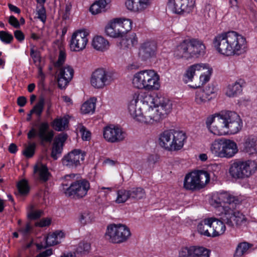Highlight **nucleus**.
I'll return each instance as SVG.
<instances>
[{
	"label": "nucleus",
	"instance_id": "nucleus-29",
	"mask_svg": "<svg viewBox=\"0 0 257 257\" xmlns=\"http://www.w3.org/2000/svg\"><path fill=\"white\" fill-rule=\"evenodd\" d=\"M210 226L212 228V231L211 232L212 237H215L224 234L226 230V226L223 221L214 218H210Z\"/></svg>",
	"mask_w": 257,
	"mask_h": 257
},
{
	"label": "nucleus",
	"instance_id": "nucleus-1",
	"mask_svg": "<svg viewBox=\"0 0 257 257\" xmlns=\"http://www.w3.org/2000/svg\"><path fill=\"white\" fill-rule=\"evenodd\" d=\"M212 201L215 207L222 209V219L227 225L237 227L246 225L247 220L245 215L236 210L237 205L240 203L237 197L226 192H220L213 195Z\"/></svg>",
	"mask_w": 257,
	"mask_h": 257
},
{
	"label": "nucleus",
	"instance_id": "nucleus-25",
	"mask_svg": "<svg viewBox=\"0 0 257 257\" xmlns=\"http://www.w3.org/2000/svg\"><path fill=\"white\" fill-rule=\"evenodd\" d=\"M64 237V233L61 231H56L49 233L46 237H44L45 244L37 243L38 249H41L45 248L47 246H53L61 242L62 239Z\"/></svg>",
	"mask_w": 257,
	"mask_h": 257
},
{
	"label": "nucleus",
	"instance_id": "nucleus-7",
	"mask_svg": "<svg viewBox=\"0 0 257 257\" xmlns=\"http://www.w3.org/2000/svg\"><path fill=\"white\" fill-rule=\"evenodd\" d=\"M210 178V175L207 171H192L186 175L184 180V188L192 191L202 189L209 182Z\"/></svg>",
	"mask_w": 257,
	"mask_h": 257
},
{
	"label": "nucleus",
	"instance_id": "nucleus-51",
	"mask_svg": "<svg viewBox=\"0 0 257 257\" xmlns=\"http://www.w3.org/2000/svg\"><path fill=\"white\" fill-rule=\"evenodd\" d=\"M33 231V227L30 222H27L24 226H21L18 229V231L23 236L29 235Z\"/></svg>",
	"mask_w": 257,
	"mask_h": 257
},
{
	"label": "nucleus",
	"instance_id": "nucleus-49",
	"mask_svg": "<svg viewBox=\"0 0 257 257\" xmlns=\"http://www.w3.org/2000/svg\"><path fill=\"white\" fill-rule=\"evenodd\" d=\"M63 146L59 143H56L54 142L51 152V157L54 160H57L59 156L62 153Z\"/></svg>",
	"mask_w": 257,
	"mask_h": 257
},
{
	"label": "nucleus",
	"instance_id": "nucleus-20",
	"mask_svg": "<svg viewBox=\"0 0 257 257\" xmlns=\"http://www.w3.org/2000/svg\"><path fill=\"white\" fill-rule=\"evenodd\" d=\"M85 154L80 150H74L64 156L62 163L69 168H76L80 165V161L84 160Z\"/></svg>",
	"mask_w": 257,
	"mask_h": 257
},
{
	"label": "nucleus",
	"instance_id": "nucleus-42",
	"mask_svg": "<svg viewBox=\"0 0 257 257\" xmlns=\"http://www.w3.org/2000/svg\"><path fill=\"white\" fill-rule=\"evenodd\" d=\"M138 42V38L136 34L133 33L127 36L125 39H123L120 42V44L122 47L130 48L136 46Z\"/></svg>",
	"mask_w": 257,
	"mask_h": 257
},
{
	"label": "nucleus",
	"instance_id": "nucleus-46",
	"mask_svg": "<svg viewBox=\"0 0 257 257\" xmlns=\"http://www.w3.org/2000/svg\"><path fill=\"white\" fill-rule=\"evenodd\" d=\"M19 193L22 195H27L30 190L28 182L25 180L20 181L17 185Z\"/></svg>",
	"mask_w": 257,
	"mask_h": 257
},
{
	"label": "nucleus",
	"instance_id": "nucleus-14",
	"mask_svg": "<svg viewBox=\"0 0 257 257\" xmlns=\"http://www.w3.org/2000/svg\"><path fill=\"white\" fill-rule=\"evenodd\" d=\"M113 78L112 74L103 69H97L93 72L91 78V84L95 88H102L110 84Z\"/></svg>",
	"mask_w": 257,
	"mask_h": 257
},
{
	"label": "nucleus",
	"instance_id": "nucleus-61",
	"mask_svg": "<svg viewBox=\"0 0 257 257\" xmlns=\"http://www.w3.org/2000/svg\"><path fill=\"white\" fill-rule=\"evenodd\" d=\"M71 8L72 6L71 5H66L65 10L62 15V18L63 20H67L69 19Z\"/></svg>",
	"mask_w": 257,
	"mask_h": 257
},
{
	"label": "nucleus",
	"instance_id": "nucleus-53",
	"mask_svg": "<svg viewBox=\"0 0 257 257\" xmlns=\"http://www.w3.org/2000/svg\"><path fill=\"white\" fill-rule=\"evenodd\" d=\"M90 244L88 242H81L79 243L78 246L77 248V251L80 253H86L88 252L90 249Z\"/></svg>",
	"mask_w": 257,
	"mask_h": 257
},
{
	"label": "nucleus",
	"instance_id": "nucleus-58",
	"mask_svg": "<svg viewBox=\"0 0 257 257\" xmlns=\"http://www.w3.org/2000/svg\"><path fill=\"white\" fill-rule=\"evenodd\" d=\"M112 187L99 186L98 188V193L100 194H103V195L106 197L107 195L112 191Z\"/></svg>",
	"mask_w": 257,
	"mask_h": 257
},
{
	"label": "nucleus",
	"instance_id": "nucleus-47",
	"mask_svg": "<svg viewBox=\"0 0 257 257\" xmlns=\"http://www.w3.org/2000/svg\"><path fill=\"white\" fill-rule=\"evenodd\" d=\"M36 144L34 142H29L25 150L23 151L24 156L28 158H31L35 154Z\"/></svg>",
	"mask_w": 257,
	"mask_h": 257
},
{
	"label": "nucleus",
	"instance_id": "nucleus-11",
	"mask_svg": "<svg viewBox=\"0 0 257 257\" xmlns=\"http://www.w3.org/2000/svg\"><path fill=\"white\" fill-rule=\"evenodd\" d=\"M145 101L153 103L163 119L166 118L172 110V103L168 98L158 96L153 97L148 94L145 96Z\"/></svg>",
	"mask_w": 257,
	"mask_h": 257
},
{
	"label": "nucleus",
	"instance_id": "nucleus-62",
	"mask_svg": "<svg viewBox=\"0 0 257 257\" xmlns=\"http://www.w3.org/2000/svg\"><path fill=\"white\" fill-rule=\"evenodd\" d=\"M14 36L20 42L23 41L25 39V35L21 30H16L14 32Z\"/></svg>",
	"mask_w": 257,
	"mask_h": 257
},
{
	"label": "nucleus",
	"instance_id": "nucleus-32",
	"mask_svg": "<svg viewBox=\"0 0 257 257\" xmlns=\"http://www.w3.org/2000/svg\"><path fill=\"white\" fill-rule=\"evenodd\" d=\"M191 43L193 58H198L205 54L206 47L201 40L192 39Z\"/></svg>",
	"mask_w": 257,
	"mask_h": 257
},
{
	"label": "nucleus",
	"instance_id": "nucleus-17",
	"mask_svg": "<svg viewBox=\"0 0 257 257\" xmlns=\"http://www.w3.org/2000/svg\"><path fill=\"white\" fill-rule=\"evenodd\" d=\"M210 250L199 245H191L181 248L179 257H210Z\"/></svg>",
	"mask_w": 257,
	"mask_h": 257
},
{
	"label": "nucleus",
	"instance_id": "nucleus-60",
	"mask_svg": "<svg viewBox=\"0 0 257 257\" xmlns=\"http://www.w3.org/2000/svg\"><path fill=\"white\" fill-rule=\"evenodd\" d=\"M30 55L33 59L35 63L40 62V57L39 53L36 51L34 49H31L30 51Z\"/></svg>",
	"mask_w": 257,
	"mask_h": 257
},
{
	"label": "nucleus",
	"instance_id": "nucleus-26",
	"mask_svg": "<svg viewBox=\"0 0 257 257\" xmlns=\"http://www.w3.org/2000/svg\"><path fill=\"white\" fill-rule=\"evenodd\" d=\"M242 151L249 155L257 154V137L254 136L246 137L242 143Z\"/></svg>",
	"mask_w": 257,
	"mask_h": 257
},
{
	"label": "nucleus",
	"instance_id": "nucleus-48",
	"mask_svg": "<svg viewBox=\"0 0 257 257\" xmlns=\"http://www.w3.org/2000/svg\"><path fill=\"white\" fill-rule=\"evenodd\" d=\"M250 245L246 242H242L239 243L235 251V256L239 257L245 254L250 248Z\"/></svg>",
	"mask_w": 257,
	"mask_h": 257
},
{
	"label": "nucleus",
	"instance_id": "nucleus-28",
	"mask_svg": "<svg viewBox=\"0 0 257 257\" xmlns=\"http://www.w3.org/2000/svg\"><path fill=\"white\" fill-rule=\"evenodd\" d=\"M204 67V63H195L188 66L183 74V80L185 83L192 82L196 72L201 71Z\"/></svg>",
	"mask_w": 257,
	"mask_h": 257
},
{
	"label": "nucleus",
	"instance_id": "nucleus-15",
	"mask_svg": "<svg viewBox=\"0 0 257 257\" xmlns=\"http://www.w3.org/2000/svg\"><path fill=\"white\" fill-rule=\"evenodd\" d=\"M192 0H168L167 6L173 13L183 15L190 13L194 7Z\"/></svg>",
	"mask_w": 257,
	"mask_h": 257
},
{
	"label": "nucleus",
	"instance_id": "nucleus-6",
	"mask_svg": "<svg viewBox=\"0 0 257 257\" xmlns=\"http://www.w3.org/2000/svg\"><path fill=\"white\" fill-rule=\"evenodd\" d=\"M210 150L215 157L230 158L237 153L238 148L236 144L233 141L218 139L212 142Z\"/></svg>",
	"mask_w": 257,
	"mask_h": 257
},
{
	"label": "nucleus",
	"instance_id": "nucleus-56",
	"mask_svg": "<svg viewBox=\"0 0 257 257\" xmlns=\"http://www.w3.org/2000/svg\"><path fill=\"white\" fill-rule=\"evenodd\" d=\"M38 18L44 23L46 20V10L43 6H41L37 11Z\"/></svg>",
	"mask_w": 257,
	"mask_h": 257
},
{
	"label": "nucleus",
	"instance_id": "nucleus-9",
	"mask_svg": "<svg viewBox=\"0 0 257 257\" xmlns=\"http://www.w3.org/2000/svg\"><path fill=\"white\" fill-rule=\"evenodd\" d=\"M130 229L121 224H111L107 226L105 237L109 242L120 244L126 242L131 237Z\"/></svg>",
	"mask_w": 257,
	"mask_h": 257
},
{
	"label": "nucleus",
	"instance_id": "nucleus-55",
	"mask_svg": "<svg viewBox=\"0 0 257 257\" xmlns=\"http://www.w3.org/2000/svg\"><path fill=\"white\" fill-rule=\"evenodd\" d=\"M79 129L82 140L84 141H89L91 138L90 132L87 130L86 127L83 125H80L79 127Z\"/></svg>",
	"mask_w": 257,
	"mask_h": 257
},
{
	"label": "nucleus",
	"instance_id": "nucleus-37",
	"mask_svg": "<svg viewBox=\"0 0 257 257\" xmlns=\"http://www.w3.org/2000/svg\"><path fill=\"white\" fill-rule=\"evenodd\" d=\"M211 228L210 218H205L200 221L197 225V231L198 232L207 237H211V232L209 228Z\"/></svg>",
	"mask_w": 257,
	"mask_h": 257
},
{
	"label": "nucleus",
	"instance_id": "nucleus-12",
	"mask_svg": "<svg viewBox=\"0 0 257 257\" xmlns=\"http://www.w3.org/2000/svg\"><path fill=\"white\" fill-rule=\"evenodd\" d=\"M89 33L85 29L78 30L71 36L69 43L70 50L72 52H80L83 50L88 42Z\"/></svg>",
	"mask_w": 257,
	"mask_h": 257
},
{
	"label": "nucleus",
	"instance_id": "nucleus-8",
	"mask_svg": "<svg viewBox=\"0 0 257 257\" xmlns=\"http://www.w3.org/2000/svg\"><path fill=\"white\" fill-rule=\"evenodd\" d=\"M242 125L239 115L234 111H226L223 112L222 124L219 136L237 133Z\"/></svg>",
	"mask_w": 257,
	"mask_h": 257
},
{
	"label": "nucleus",
	"instance_id": "nucleus-5",
	"mask_svg": "<svg viewBox=\"0 0 257 257\" xmlns=\"http://www.w3.org/2000/svg\"><path fill=\"white\" fill-rule=\"evenodd\" d=\"M257 170V162L251 159L236 160L230 165L229 173L235 179H244L249 178Z\"/></svg>",
	"mask_w": 257,
	"mask_h": 257
},
{
	"label": "nucleus",
	"instance_id": "nucleus-35",
	"mask_svg": "<svg viewBox=\"0 0 257 257\" xmlns=\"http://www.w3.org/2000/svg\"><path fill=\"white\" fill-rule=\"evenodd\" d=\"M68 118L64 116L55 118L51 122V126L55 131L61 132L68 128Z\"/></svg>",
	"mask_w": 257,
	"mask_h": 257
},
{
	"label": "nucleus",
	"instance_id": "nucleus-52",
	"mask_svg": "<svg viewBox=\"0 0 257 257\" xmlns=\"http://www.w3.org/2000/svg\"><path fill=\"white\" fill-rule=\"evenodd\" d=\"M0 39L5 43L9 44L14 39L13 35L6 31H0Z\"/></svg>",
	"mask_w": 257,
	"mask_h": 257
},
{
	"label": "nucleus",
	"instance_id": "nucleus-24",
	"mask_svg": "<svg viewBox=\"0 0 257 257\" xmlns=\"http://www.w3.org/2000/svg\"><path fill=\"white\" fill-rule=\"evenodd\" d=\"M223 112L215 114L208 117L206 120L207 127L209 131L215 135L219 136L220 127L222 124Z\"/></svg>",
	"mask_w": 257,
	"mask_h": 257
},
{
	"label": "nucleus",
	"instance_id": "nucleus-54",
	"mask_svg": "<svg viewBox=\"0 0 257 257\" xmlns=\"http://www.w3.org/2000/svg\"><path fill=\"white\" fill-rule=\"evenodd\" d=\"M66 53L63 50H60L59 52L58 59L55 63L54 66L56 68H60L61 66L64 63L66 60Z\"/></svg>",
	"mask_w": 257,
	"mask_h": 257
},
{
	"label": "nucleus",
	"instance_id": "nucleus-57",
	"mask_svg": "<svg viewBox=\"0 0 257 257\" xmlns=\"http://www.w3.org/2000/svg\"><path fill=\"white\" fill-rule=\"evenodd\" d=\"M50 223L51 220L48 218H45L42 219L39 221L36 222L35 223V225L36 226L43 227L49 225Z\"/></svg>",
	"mask_w": 257,
	"mask_h": 257
},
{
	"label": "nucleus",
	"instance_id": "nucleus-44",
	"mask_svg": "<svg viewBox=\"0 0 257 257\" xmlns=\"http://www.w3.org/2000/svg\"><path fill=\"white\" fill-rule=\"evenodd\" d=\"M130 199L129 191L125 189H120L117 191V197L115 202L117 203H122Z\"/></svg>",
	"mask_w": 257,
	"mask_h": 257
},
{
	"label": "nucleus",
	"instance_id": "nucleus-10",
	"mask_svg": "<svg viewBox=\"0 0 257 257\" xmlns=\"http://www.w3.org/2000/svg\"><path fill=\"white\" fill-rule=\"evenodd\" d=\"M90 188V183L86 179H81L71 183L64 193L68 197L74 199H81L87 195Z\"/></svg>",
	"mask_w": 257,
	"mask_h": 257
},
{
	"label": "nucleus",
	"instance_id": "nucleus-3",
	"mask_svg": "<svg viewBox=\"0 0 257 257\" xmlns=\"http://www.w3.org/2000/svg\"><path fill=\"white\" fill-rule=\"evenodd\" d=\"M132 83L134 87L139 89L157 90L160 87V76L154 70H141L134 74Z\"/></svg>",
	"mask_w": 257,
	"mask_h": 257
},
{
	"label": "nucleus",
	"instance_id": "nucleus-18",
	"mask_svg": "<svg viewBox=\"0 0 257 257\" xmlns=\"http://www.w3.org/2000/svg\"><path fill=\"white\" fill-rule=\"evenodd\" d=\"M140 94L135 93L133 96V99L130 101L128 109L131 115L139 122H141V117L143 116V106L144 103V98L140 100Z\"/></svg>",
	"mask_w": 257,
	"mask_h": 257
},
{
	"label": "nucleus",
	"instance_id": "nucleus-19",
	"mask_svg": "<svg viewBox=\"0 0 257 257\" xmlns=\"http://www.w3.org/2000/svg\"><path fill=\"white\" fill-rule=\"evenodd\" d=\"M74 75V70L69 65L61 67L57 70V80L58 86L60 89L65 88L71 80Z\"/></svg>",
	"mask_w": 257,
	"mask_h": 257
},
{
	"label": "nucleus",
	"instance_id": "nucleus-21",
	"mask_svg": "<svg viewBox=\"0 0 257 257\" xmlns=\"http://www.w3.org/2000/svg\"><path fill=\"white\" fill-rule=\"evenodd\" d=\"M175 57L178 59L189 60L193 58L191 39H186L181 42L174 52Z\"/></svg>",
	"mask_w": 257,
	"mask_h": 257
},
{
	"label": "nucleus",
	"instance_id": "nucleus-41",
	"mask_svg": "<svg viewBox=\"0 0 257 257\" xmlns=\"http://www.w3.org/2000/svg\"><path fill=\"white\" fill-rule=\"evenodd\" d=\"M130 199L134 200H140L145 197L146 192L142 187L133 188L129 190Z\"/></svg>",
	"mask_w": 257,
	"mask_h": 257
},
{
	"label": "nucleus",
	"instance_id": "nucleus-64",
	"mask_svg": "<svg viewBox=\"0 0 257 257\" xmlns=\"http://www.w3.org/2000/svg\"><path fill=\"white\" fill-rule=\"evenodd\" d=\"M53 253L52 249H47L46 250L37 254L35 257H48Z\"/></svg>",
	"mask_w": 257,
	"mask_h": 257
},
{
	"label": "nucleus",
	"instance_id": "nucleus-31",
	"mask_svg": "<svg viewBox=\"0 0 257 257\" xmlns=\"http://www.w3.org/2000/svg\"><path fill=\"white\" fill-rule=\"evenodd\" d=\"M244 80L238 79L235 82L229 84L226 87L225 94L228 97H235L242 91V87L244 84Z\"/></svg>",
	"mask_w": 257,
	"mask_h": 257
},
{
	"label": "nucleus",
	"instance_id": "nucleus-4",
	"mask_svg": "<svg viewBox=\"0 0 257 257\" xmlns=\"http://www.w3.org/2000/svg\"><path fill=\"white\" fill-rule=\"evenodd\" d=\"M187 136L182 131L168 130L162 133L159 136V145L168 151H178L181 149L186 141Z\"/></svg>",
	"mask_w": 257,
	"mask_h": 257
},
{
	"label": "nucleus",
	"instance_id": "nucleus-22",
	"mask_svg": "<svg viewBox=\"0 0 257 257\" xmlns=\"http://www.w3.org/2000/svg\"><path fill=\"white\" fill-rule=\"evenodd\" d=\"M152 3V0H126L125 6L130 12L141 13L148 10Z\"/></svg>",
	"mask_w": 257,
	"mask_h": 257
},
{
	"label": "nucleus",
	"instance_id": "nucleus-16",
	"mask_svg": "<svg viewBox=\"0 0 257 257\" xmlns=\"http://www.w3.org/2000/svg\"><path fill=\"white\" fill-rule=\"evenodd\" d=\"M103 135L106 141L113 143L123 141L126 134L121 127L111 124L104 127Z\"/></svg>",
	"mask_w": 257,
	"mask_h": 257
},
{
	"label": "nucleus",
	"instance_id": "nucleus-40",
	"mask_svg": "<svg viewBox=\"0 0 257 257\" xmlns=\"http://www.w3.org/2000/svg\"><path fill=\"white\" fill-rule=\"evenodd\" d=\"M118 25L120 26V30L121 31L122 37L123 35L130 31L132 28V21L131 20L125 18H116Z\"/></svg>",
	"mask_w": 257,
	"mask_h": 257
},
{
	"label": "nucleus",
	"instance_id": "nucleus-63",
	"mask_svg": "<svg viewBox=\"0 0 257 257\" xmlns=\"http://www.w3.org/2000/svg\"><path fill=\"white\" fill-rule=\"evenodd\" d=\"M89 218L88 214L84 213L81 215L79 220L82 224L85 225L89 221Z\"/></svg>",
	"mask_w": 257,
	"mask_h": 257
},
{
	"label": "nucleus",
	"instance_id": "nucleus-2",
	"mask_svg": "<svg viewBox=\"0 0 257 257\" xmlns=\"http://www.w3.org/2000/svg\"><path fill=\"white\" fill-rule=\"evenodd\" d=\"M212 44L219 53L226 56H239L247 50L246 38L234 31L217 35L213 38Z\"/></svg>",
	"mask_w": 257,
	"mask_h": 257
},
{
	"label": "nucleus",
	"instance_id": "nucleus-30",
	"mask_svg": "<svg viewBox=\"0 0 257 257\" xmlns=\"http://www.w3.org/2000/svg\"><path fill=\"white\" fill-rule=\"evenodd\" d=\"M121 31L116 18L110 21L105 26V32L107 36L110 37L118 38L122 37Z\"/></svg>",
	"mask_w": 257,
	"mask_h": 257
},
{
	"label": "nucleus",
	"instance_id": "nucleus-33",
	"mask_svg": "<svg viewBox=\"0 0 257 257\" xmlns=\"http://www.w3.org/2000/svg\"><path fill=\"white\" fill-rule=\"evenodd\" d=\"M49 124L47 122L40 123L38 135L42 141L50 142L53 139L54 134L52 131L47 132L49 129Z\"/></svg>",
	"mask_w": 257,
	"mask_h": 257
},
{
	"label": "nucleus",
	"instance_id": "nucleus-13",
	"mask_svg": "<svg viewBox=\"0 0 257 257\" xmlns=\"http://www.w3.org/2000/svg\"><path fill=\"white\" fill-rule=\"evenodd\" d=\"M144 103L143 104V113L141 117V122L146 124H153L160 122L163 119L158 112L153 103L145 101V97L144 98Z\"/></svg>",
	"mask_w": 257,
	"mask_h": 257
},
{
	"label": "nucleus",
	"instance_id": "nucleus-34",
	"mask_svg": "<svg viewBox=\"0 0 257 257\" xmlns=\"http://www.w3.org/2000/svg\"><path fill=\"white\" fill-rule=\"evenodd\" d=\"M93 48L99 51L104 52L109 49V42L100 36H95L92 42Z\"/></svg>",
	"mask_w": 257,
	"mask_h": 257
},
{
	"label": "nucleus",
	"instance_id": "nucleus-45",
	"mask_svg": "<svg viewBox=\"0 0 257 257\" xmlns=\"http://www.w3.org/2000/svg\"><path fill=\"white\" fill-rule=\"evenodd\" d=\"M45 105L44 99L42 98L39 100L38 102L34 105L33 108L30 110L31 113L36 114L38 117L41 116L44 110Z\"/></svg>",
	"mask_w": 257,
	"mask_h": 257
},
{
	"label": "nucleus",
	"instance_id": "nucleus-59",
	"mask_svg": "<svg viewBox=\"0 0 257 257\" xmlns=\"http://www.w3.org/2000/svg\"><path fill=\"white\" fill-rule=\"evenodd\" d=\"M9 23L15 28H19L20 22L14 16H11L9 19Z\"/></svg>",
	"mask_w": 257,
	"mask_h": 257
},
{
	"label": "nucleus",
	"instance_id": "nucleus-27",
	"mask_svg": "<svg viewBox=\"0 0 257 257\" xmlns=\"http://www.w3.org/2000/svg\"><path fill=\"white\" fill-rule=\"evenodd\" d=\"M34 173L36 179L41 183L46 182L51 176L47 166L42 163H38L34 166Z\"/></svg>",
	"mask_w": 257,
	"mask_h": 257
},
{
	"label": "nucleus",
	"instance_id": "nucleus-39",
	"mask_svg": "<svg viewBox=\"0 0 257 257\" xmlns=\"http://www.w3.org/2000/svg\"><path fill=\"white\" fill-rule=\"evenodd\" d=\"M96 101V99L95 97L90 98L85 101L81 106V112L84 114L93 113L95 108Z\"/></svg>",
	"mask_w": 257,
	"mask_h": 257
},
{
	"label": "nucleus",
	"instance_id": "nucleus-36",
	"mask_svg": "<svg viewBox=\"0 0 257 257\" xmlns=\"http://www.w3.org/2000/svg\"><path fill=\"white\" fill-rule=\"evenodd\" d=\"M200 72L201 74L199 77V82L198 85H195V87H199L209 81L212 73V69L208 64L204 63L203 69Z\"/></svg>",
	"mask_w": 257,
	"mask_h": 257
},
{
	"label": "nucleus",
	"instance_id": "nucleus-23",
	"mask_svg": "<svg viewBox=\"0 0 257 257\" xmlns=\"http://www.w3.org/2000/svg\"><path fill=\"white\" fill-rule=\"evenodd\" d=\"M157 44L154 41H146L141 44L138 55L143 61H146L155 56Z\"/></svg>",
	"mask_w": 257,
	"mask_h": 257
},
{
	"label": "nucleus",
	"instance_id": "nucleus-43",
	"mask_svg": "<svg viewBox=\"0 0 257 257\" xmlns=\"http://www.w3.org/2000/svg\"><path fill=\"white\" fill-rule=\"evenodd\" d=\"M43 213L41 210L35 209L33 205H30L28 208L27 215L29 219L35 220L40 218Z\"/></svg>",
	"mask_w": 257,
	"mask_h": 257
},
{
	"label": "nucleus",
	"instance_id": "nucleus-38",
	"mask_svg": "<svg viewBox=\"0 0 257 257\" xmlns=\"http://www.w3.org/2000/svg\"><path fill=\"white\" fill-rule=\"evenodd\" d=\"M107 4L106 0H98L91 6L90 12L93 15L104 12L107 10Z\"/></svg>",
	"mask_w": 257,
	"mask_h": 257
},
{
	"label": "nucleus",
	"instance_id": "nucleus-50",
	"mask_svg": "<svg viewBox=\"0 0 257 257\" xmlns=\"http://www.w3.org/2000/svg\"><path fill=\"white\" fill-rule=\"evenodd\" d=\"M209 99L203 89L198 90L196 91L195 100L197 104H202Z\"/></svg>",
	"mask_w": 257,
	"mask_h": 257
}]
</instances>
